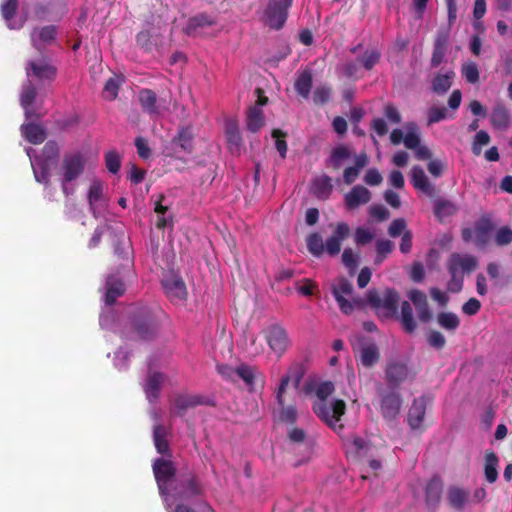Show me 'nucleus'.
Listing matches in <instances>:
<instances>
[{
	"label": "nucleus",
	"instance_id": "nucleus-60",
	"mask_svg": "<svg viewBox=\"0 0 512 512\" xmlns=\"http://www.w3.org/2000/svg\"><path fill=\"white\" fill-rule=\"evenodd\" d=\"M447 116V110L444 107H431L428 111V124L437 123L444 120Z\"/></svg>",
	"mask_w": 512,
	"mask_h": 512
},
{
	"label": "nucleus",
	"instance_id": "nucleus-49",
	"mask_svg": "<svg viewBox=\"0 0 512 512\" xmlns=\"http://www.w3.org/2000/svg\"><path fill=\"white\" fill-rule=\"evenodd\" d=\"M445 54H446V39L438 38L434 44V50H433V54L431 57V66L434 68L438 67L442 63V61L445 57Z\"/></svg>",
	"mask_w": 512,
	"mask_h": 512
},
{
	"label": "nucleus",
	"instance_id": "nucleus-22",
	"mask_svg": "<svg viewBox=\"0 0 512 512\" xmlns=\"http://www.w3.org/2000/svg\"><path fill=\"white\" fill-rule=\"evenodd\" d=\"M385 375L389 385L395 388L408 378L409 370L406 364L393 361L388 363Z\"/></svg>",
	"mask_w": 512,
	"mask_h": 512
},
{
	"label": "nucleus",
	"instance_id": "nucleus-45",
	"mask_svg": "<svg viewBox=\"0 0 512 512\" xmlns=\"http://www.w3.org/2000/svg\"><path fill=\"white\" fill-rule=\"evenodd\" d=\"M352 150L349 146L339 145L333 149L330 157V162L334 168H339L345 160L350 158Z\"/></svg>",
	"mask_w": 512,
	"mask_h": 512
},
{
	"label": "nucleus",
	"instance_id": "nucleus-12",
	"mask_svg": "<svg viewBox=\"0 0 512 512\" xmlns=\"http://www.w3.org/2000/svg\"><path fill=\"white\" fill-rule=\"evenodd\" d=\"M162 286L171 302L179 303L186 300L188 292L185 282L178 274L170 271L162 279Z\"/></svg>",
	"mask_w": 512,
	"mask_h": 512
},
{
	"label": "nucleus",
	"instance_id": "nucleus-7",
	"mask_svg": "<svg viewBox=\"0 0 512 512\" xmlns=\"http://www.w3.org/2000/svg\"><path fill=\"white\" fill-rule=\"evenodd\" d=\"M331 292L342 313L349 315L355 308L360 307V298L353 297V286L345 278H337L331 285Z\"/></svg>",
	"mask_w": 512,
	"mask_h": 512
},
{
	"label": "nucleus",
	"instance_id": "nucleus-38",
	"mask_svg": "<svg viewBox=\"0 0 512 512\" xmlns=\"http://www.w3.org/2000/svg\"><path fill=\"white\" fill-rule=\"evenodd\" d=\"M498 457L494 452H488L485 455V478L489 483H494L498 478Z\"/></svg>",
	"mask_w": 512,
	"mask_h": 512
},
{
	"label": "nucleus",
	"instance_id": "nucleus-52",
	"mask_svg": "<svg viewBox=\"0 0 512 512\" xmlns=\"http://www.w3.org/2000/svg\"><path fill=\"white\" fill-rule=\"evenodd\" d=\"M380 56L381 54L378 50L370 49L365 51L364 55L359 59V61L365 69L370 70L376 63H378Z\"/></svg>",
	"mask_w": 512,
	"mask_h": 512
},
{
	"label": "nucleus",
	"instance_id": "nucleus-28",
	"mask_svg": "<svg viewBox=\"0 0 512 512\" xmlns=\"http://www.w3.org/2000/svg\"><path fill=\"white\" fill-rule=\"evenodd\" d=\"M490 121L492 126L496 129H508L511 122V117L508 109L502 103L495 104L491 112Z\"/></svg>",
	"mask_w": 512,
	"mask_h": 512
},
{
	"label": "nucleus",
	"instance_id": "nucleus-37",
	"mask_svg": "<svg viewBox=\"0 0 512 512\" xmlns=\"http://www.w3.org/2000/svg\"><path fill=\"white\" fill-rule=\"evenodd\" d=\"M454 76L455 74L453 71L436 75L432 81V90L437 94L446 93L452 85Z\"/></svg>",
	"mask_w": 512,
	"mask_h": 512
},
{
	"label": "nucleus",
	"instance_id": "nucleus-39",
	"mask_svg": "<svg viewBox=\"0 0 512 512\" xmlns=\"http://www.w3.org/2000/svg\"><path fill=\"white\" fill-rule=\"evenodd\" d=\"M312 87V74L310 71H303L299 74L295 82V89L303 98H309Z\"/></svg>",
	"mask_w": 512,
	"mask_h": 512
},
{
	"label": "nucleus",
	"instance_id": "nucleus-42",
	"mask_svg": "<svg viewBox=\"0 0 512 512\" xmlns=\"http://www.w3.org/2000/svg\"><path fill=\"white\" fill-rule=\"evenodd\" d=\"M437 322L443 329L454 332L460 325L459 317L452 312H441L437 315Z\"/></svg>",
	"mask_w": 512,
	"mask_h": 512
},
{
	"label": "nucleus",
	"instance_id": "nucleus-20",
	"mask_svg": "<svg viewBox=\"0 0 512 512\" xmlns=\"http://www.w3.org/2000/svg\"><path fill=\"white\" fill-rule=\"evenodd\" d=\"M411 183L415 189L419 190L428 197L435 195V187L429 181L424 170L420 166H413L410 171Z\"/></svg>",
	"mask_w": 512,
	"mask_h": 512
},
{
	"label": "nucleus",
	"instance_id": "nucleus-5",
	"mask_svg": "<svg viewBox=\"0 0 512 512\" xmlns=\"http://www.w3.org/2000/svg\"><path fill=\"white\" fill-rule=\"evenodd\" d=\"M56 76L57 67L50 58L34 61V103L37 97L42 99L47 95Z\"/></svg>",
	"mask_w": 512,
	"mask_h": 512
},
{
	"label": "nucleus",
	"instance_id": "nucleus-41",
	"mask_svg": "<svg viewBox=\"0 0 512 512\" xmlns=\"http://www.w3.org/2000/svg\"><path fill=\"white\" fill-rule=\"evenodd\" d=\"M278 410L276 412L277 418L279 421L284 423L293 424L297 420V410L293 405H285V400L283 399L282 404L278 403Z\"/></svg>",
	"mask_w": 512,
	"mask_h": 512
},
{
	"label": "nucleus",
	"instance_id": "nucleus-15",
	"mask_svg": "<svg viewBox=\"0 0 512 512\" xmlns=\"http://www.w3.org/2000/svg\"><path fill=\"white\" fill-rule=\"evenodd\" d=\"M304 374H305L304 365L300 362L293 363L289 367L287 373L284 376H282L279 386L275 391L276 402L282 404L283 395L285 394L289 383L292 382L294 387L298 388Z\"/></svg>",
	"mask_w": 512,
	"mask_h": 512
},
{
	"label": "nucleus",
	"instance_id": "nucleus-27",
	"mask_svg": "<svg viewBox=\"0 0 512 512\" xmlns=\"http://www.w3.org/2000/svg\"><path fill=\"white\" fill-rule=\"evenodd\" d=\"M125 291V286L122 280L115 275H109L105 283V302L111 305L115 302L116 298L121 296Z\"/></svg>",
	"mask_w": 512,
	"mask_h": 512
},
{
	"label": "nucleus",
	"instance_id": "nucleus-56",
	"mask_svg": "<svg viewBox=\"0 0 512 512\" xmlns=\"http://www.w3.org/2000/svg\"><path fill=\"white\" fill-rule=\"evenodd\" d=\"M512 242V229L509 227H501L495 234V243L498 246H505Z\"/></svg>",
	"mask_w": 512,
	"mask_h": 512
},
{
	"label": "nucleus",
	"instance_id": "nucleus-63",
	"mask_svg": "<svg viewBox=\"0 0 512 512\" xmlns=\"http://www.w3.org/2000/svg\"><path fill=\"white\" fill-rule=\"evenodd\" d=\"M374 238V234L367 228L359 227L355 231V242L359 245L369 243Z\"/></svg>",
	"mask_w": 512,
	"mask_h": 512
},
{
	"label": "nucleus",
	"instance_id": "nucleus-8",
	"mask_svg": "<svg viewBox=\"0 0 512 512\" xmlns=\"http://www.w3.org/2000/svg\"><path fill=\"white\" fill-rule=\"evenodd\" d=\"M174 482L175 484L172 486V497L189 500L203 493L201 482L198 477L191 472L181 474Z\"/></svg>",
	"mask_w": 512,
	"mask_h": 512
},
{
	"label": "nucleus",
	"instance_id": "nucleus-18",
	"mask_svg": "<svg viewBox=\"0 0 512 512\" xmlns=\"http://www.w3.org/2000/svg\"><path fill=\"white\" fill-rule=\"evenodd\" d=\"M349 234V226L344 222L338 223L333 234L324 243L326 252L331 256L337 255L341 250V242L346 239Z\"/></svg>",
	"mask_w": 512,
	"mask_h": 512
},
{
	"label": "nucleus",
	"instance_id": "nucleus-17",
	"mask_svg": "<svg viewBox=\"0 0 512 512\" xmlns=\"http://www.w3.org/2000/svg\"><path fill=\"white\" fill-rule=\"evenodd\" d=\"M16 10L17 0H5L1 5L2 16L9 29H20L27 19Z\"/></svg>",
	"mask_w": 512,
	"mask_h": 512
},
{
	"label": "nucleus",
	"instance_id": "nucleus-59",
	"mask_svg": "<svg viewBox=\"0 0 512 512\" xmlns=\"http://www.w3.org/2000/svg\"><path fill=\"white\" fill-rule=\"evenodd\" d=\"M383 181V177L378 169L369 168L364 175V182L370 186L380 185Z\"/></svg>",
	"mask_w": 512,
	"mask_h": 512
},
{
	"label": "nucleus",
	"instance_id": "nucleus-31",
	"mask_svg": "<svg viewBox=\"0 0 512 512\" xmlns=\"http://www.w3.org/2000/svg\"><path fill=\"white\" fill-rule=\"evenodd\" d=\"M447 500L452 507L462 509L469 501V492L461 487L451 486L447 490Z\"/></svg>",
	"mask_w": 512,
	"mask_h": 512
},
{
	"label": "nucleus",
	"instance_id": "nucleus-23",
	"mask_svg": "<svg viewBox=\"0 0 512 512\" xmlns=\"http://www.w3.org/2000/svg\"><path fill=\"white\" fill-rule=\"evenodd\" d=\"M172 146L175 150V153L185 152L192 153L193 151V133L190 127H182L177 136H175L172 140Z\"/></svg>",
	"mask_w": 512,
	"mask_h": 512
},
{
	"label": "nucleus",
	"instance_id": "nucleus-2",
	"mask_svg": "<svg viewBox=\"0 0 512 512\" xmlns=\"http://www.w3.org/2000/svg\"><path fill=\"white\" fill-rule=\"evenodd\" d=\"M86 158L80 152H71L64 155L58 171V180L63 193L72 195L75 191V182L84 172Z\"/></svg>",
	"mask_w": 512,
	"mask_h": 512
},
{
	"label": "nucleus",
	"instance_id": "nucleus-53",
	"mask_svg": "<svg viewBox=\"0 0 512 512\" xmlns=\"http://www.w3.org/2000/svg\"><path fill=\"white\" fill-rule=\"evenodd\" d=\"M105 163L109 172L116 174L121 167V158L117 151L112 150L106 153Z\"/></svg>",
	"mask_w": 512,
	"mask_h": 512
},
{
	"label": "nucleus",
	"instance_id": "nucleus-19",
	"mask_svg": "<svg viewBox=\"0 0 512 512\" xmlns=\"http://www.w3.org/2000/svg\"><path fill=\"white\" fill-rule=\"evenodd\" d=\"M382 400H381V413L385 419H395L399 414L402 400L398 392L391 391L386 395H383L379 391Z\"/></svg>",
	"mask_w": 512,
	"mask_h": 512
},
{
	"label": "nucleus",
	"instance_id": "nucleus-48",
	"mask_svg": "<svg viewBox=\"0 0 512 512\" xmlns=\"http://www.w3.org/2000/svg\"><path fill=\"white\" fill-rule=\"evenodd\" d=\"M121 83L122 79L119 76L109 78L103 89V97L109 101L114 100L117 97Z\"/></svg>",
	"mask_w": 512,
	"mask_h": 512
},
{
	"label": "nucleus",
	"instance_id": "nucleus-10",
	"mask_svg": "<svg viewBox=\"0 0 512 512\" xmlns=\"http://www.w3.org/2000/svg\"><path fill=\"white\" fill-rule=\"evenodd\" d=\"M265 338L269 348L277 358H281L291 345L288 332L278 324L271 325L267 329Z\"/></svg>",
	"mask_w": 512,
	"mask_h": 512
},
{
	"label": "nucleus",
	"instance_id": "nucleus-3",
	"mask_svg": "<svg viewBox=\"0 0 512 512\" xmlns=\"http://www.w3.org/2000/svg\"><path fill=\"white\" fill-rule=\"evenodd\" d=\"M478 266L476 257L470 254L452 253L447 261V269L451 276L448 289L459 292L463 286V275L474 271Z\"/></svg>",
	"mask_w": 512,
	"mask_h": 512
},
{
	"label": "nucleus",
	"instance_id": "nucleus-62",
	"mask_svg": "<svg viewBox=\"0 0 512 512\" xmlns=\"http://www.w3.org/2000/svg\"><path fill=\"white\" fill-rule=\"evenodd\" d=\"M405 231H407L406 230V221L402 218L393 220L388 229V233L391 237H397L400 234L403 235V233Z\"/></svg>",
	"mask_w": 512,
	"mask_h": 512
},
{
	"label": "nucleus",
	"instance_id": "nucleus-29",
	"mask_svg": "<svg viewBox=\"0 0 512 512\" xmlns=\"http://www.w3.org/2000/svg\"><path fill=\"white\" fill-rule=\"evenodd\" d=\"M133 327L137 336L143 340L150 339L156 333V325L147 311L142 320H134Z\"/></svg>",
	"mask_w": 512,
	"mask_h": 512
},
{
	"label": "nucleus",
	"instance_id": "nucleus-46",
	"mask_svg": "<svg viewBox=\"0 0 512 512\" xmlns=\"http://www.w3.org/2000/svg\"><path fill=\"white\" fill-rule=\"evenodd\" d=\"M401 322L404 329L409 333H412L417 327L416 321L413 318L411 305L406 301L403 302L401 306Z\"/></svg>",
	"mask_w": 512,
	"mask_h": 512
},
{
	"label": "nucleus",
	"instance_id": "nucleus-30",
	"mask_svg": "<svg viewBox=\"0 0 512 512\" xmlns=\"http://www.w3.org/2000/svg\"><path fill=\"white\" fill-rule=\"evenodd\" d=\"M380 353L375 343H363L360 348V362L364 367H371L379 361Z\"/></svg>",
	"mask_w": 512,
	"mask_h": 512
},
{
	"label": "nucleus",
	"instance_id": "nucleus-44",
	"mask_svg": "<svg viewBox=\"0 0 512 512\" xmlns=\"http://www.w3.org/2000/svg\"><path fill=\"white\" fill-rule=\"evenodd\" d=\"M406 130L407 132L403 138V144L407 149L414 150L421 143L418 127L414 123H409L406 125Z\"/></svg>",
	"mask_w": 512,
	"mask_h": 512
},
{
	"label": "nucleus",
	"instance_id": "nucleus-54",
	"mask_svg": "<svg viewBox=\"0 0 512 512\" xmlns=\"http://www.w3.org/2000/svg\"><path fill=\"white\" fill-rule=\"evenodd\" d=\"M490 142V136L489 134L484 131H478L474 137L473 143H472V151L475 155H480L482 151V146H485L489 144Z\"/></svg>",
	"mask_w": 512,
	"mask_h": 512
},
{
	"label": "nucleus",
	"instance_id": "nucleus-14",
	"mask_svg": "<svg viewBox=\"0 0 512 512\" xmlns=\"http://www.w3.org/2000/svg\"><path fill=\"white\" fill-rule=\"evenodd\" d=\"M292 0H270L265 11L266 24L273 29H280L287 19V10Z\"/></svg>",
	"mask_w": 512,
	"mask_h": 512
},
{
	"label": "nucleus",
	"instance_id": "nucleus-6",
	"mask_svg": "<svg viewBox=\"0 0 512 512\" xmlns=\"http://www.w3.org/2000/svg\"><path fill=\"white\" fill-rule=\"evenodd\" d=\"M367 301L379 317L391 318L397 312L399 295L393 289L387 288L381 293L372 289L367 292Z\"/></svg>",
	"mask_w": 512,
	"mask_h": 512
},
{
	"label": "nucleus",
	"instance_id": "nucleus-58",
	"mask_svg": "<svg viewBox=\"0 0 512 512\" xmlns=\"http://www.w3.org/2000/svg\"><path fill=\"white\" fill-rule=\"evenodd\" d=\"M285 136L286 134L279 129H275L272 131V137L276 139V149L282 158H285L287 153V143L285 140L281 139L284 138Z\"/></svg>",
	"mask_w": 512,
	"mask_h": 512
},
{
	"label": "nucleus",
	"instance_id": "nucleus-61",
	"mask_svg": "<svg viewBox=\"0 0 512 512\" xmlns=\"http://www.w3.org/2000/svg\"><path fill=\"white\" fill-rule=\"evenodd\" d=\"M331 90L327 86L317 87L313 93V101L315 104H324L330 98Z\"/></svg>",
	"mask_w": 512,
	"mask_h": 512
},
{
	"label": "nucleus",
	"instance_id": "nucleus-64",
	"mask_svg": "<svg viewBox=\"0 0 512 512\" xmlns=\"http://www.w3.org/2000/svg\"><path fill=\"white\" fill-rule=\"evenodd\" d=\"M135 146H136L138 155L142 159H148L151 156V149H150L148 142L145 138L137 137L135 139Z\"/></svg>",
	"mask_w": 512,
	"mask_h": 512
},
{
	"label": "nucleus",
	"instance_id": "nucleus-50",
	"mask_svg": "<svg viewBox=\"0 0 512 512\" xmlns=\"http://www.w3.org/2000/svg\"><path fill=\"white\" fill-rule=\"evenodd\" d=\"M226 136L231 148L238 149L241 144V135L237 124L229 122L226 125Z\"/></svg>",
	"mask_w": 512,
	"mask_h": 512
},
{
	"label": "nucleus",
	"instance_id": "nucleus-24",
	"mask_svg": "<svg viewBox=\"0 0 512 512\" xmlns=\"http://www.w3.org/2000/svg\"><path fill=\"white\" fill-rule=\"evenodd\" d=\"M165 380V375L159 372L149 373L147 379L143 384L146 397L150 402H154L160 392V387Z\"/></svg>",
	"mask_w": 512,
	"mask_h": 512
},
{
	"label": "nucleus",
	"instance_id": "nucleus-51",
	"mask_svg": "<svg viewBox=\"0 0 512 512\" xmlns=\"http://www.w3.org/2000/svg\"><path fill=\"white\" fill-rule=\"evenodd\" d=\"M235 373L238 377H240L248 386L254 385L255 375H256V369L242 364L235 368Z\"/></svg>",
	"mask_w": 512,
	"mask_h": 512
},
{
	"label": "nucleus",
	"instance_id": "nucleus-26",
	"mask_svg": "<svg viewBox=\"0 0 512 512\" xmlns=\"http://www.w3.org/2000/svg\"><path fill=\"white\" fill-rule=\"evenodd\" d=\"M426 404L424 397H419L413 401L408 412V423L412 429H417L421 426L426 412Z\"/></svg>",
	"mask_w": 512,
	"mask_h": 512
},
{
	"label": "nucleus",
	"instance_id": "nucleus-16",
	"mask_svg": "<svg viewBox=\"0 0 512 512\" xmlns=\"http://www.w3.org/2000/svg\"><path fill=\"white\" fill-rule=\"evenodd\" d=\"M88 202L90 210L95 218L102 216L107 207V200L103 195V184L94 181L88 191Z\"/></svg>",
	"mask_w": 512,
	"mask_h": 512
},
{
	"label": "nucleus",
	"instance_id": "nucleus-11",
	"mask_svg": "<svg viewBox=\"0 0 512 512\" xmlns=\"http://www.w3.org/2000/svg\"><path fill=\"white\" fill-rule=\"evenodd\" d=\"M153 471L161 495L165 496L166 504L171 505V497L167 494L166 490L169 482H171L172 486L175 484V479L172 480L175 475V468L172 462L165 459H157L153 464Z\"/></svg>",
	"mask_w": 512,
	"mask_h": 512
},
{
	"label": "nucleus",
	"instance_id": "nucleus-34",
	"mask_svg": "<svg viewBox=\"0 0 512 512\" xmlns=\"http://www.w3.org/2000/svg\"><path fill=\"white\" fill-rule=\"evenodd\" d=\"M168 430L161 424H156L153 429V440L155 447L160 454L169 452V444L167 441Z\"/></svg>",
	"mask_w": 512,
	"mask_h": 512
},
{
	"label": "nucleus",
	"instance_id": "nucleus-43",
	"mask_svg": "<svg viewBox=\"0 0 512 512\" xmlns=\"http://www.w3.org/2000/svg\"><path fill=\"white\" fill-rule=\"evenodd\" d=\"M442 482L439 478H432L426 486V501L428 504H436L441 497Z\"/></svg>",
	"mask_w": 512,
	"mask_h": 512
},
{
	"label": "nucleus",
	"instance_id": "nucleus-47",
	"mask_svg": "<svg viewBox=\"0 0 512 512\" xmlns=\"http://www.w3.org/2000/svg\"><path fill=\"white\" fill-rule=\"evenodd\" d=\"M307 249L315 257H319L325 250V244L318 233H312L307 237Z\"/></svg>",
	"mask_w": 512,
	"mask_h": 512
},
{
	"label": "nucleus",
	"instance_id": "nucleus-57",
	"mask_svg": "<svg viewBox=\"0 0 512 512\" xmlns=\"http://www.w3.org/2000/svg\"><path fill=\"white\" fill-rule=\"evenodd\" d=\"M462 74L469 83H476L479 80V71L475 63H467L462 68Z\"/></svg>",
	"mask_w": 512,
	"mask_h": 512
},
{
	"label": "nucleus",
	"instance_id": "nucleus-33",
	"mask_svg": "<svg viewBox=\"0 0 512 512\" xmlns=\"http://www.w3.org/2000/svg\"><path fill=\"white\" fill-rule=\"evenodd\" d=\"M312 192L319 199H327L332 192L331 178L327 175L316 177L312 183Z\"/></svg>",
	"mask_w": 512,
	"mask_h": 512
},
{
	"label": "nucleus",
	"instance_id": "nucleus-4",
	"mask_svg": "<svg viewBox=\"0 0 512 512\" xmlns=\"http://www.w3.org/2000/svg\"><path fill=\"white\" fill-rule=\"evenodd\" d=\"M60 155V146L56 141H48L35 156L34 177L40 183H48L55 170Z\"/></svg>",
	"mask_w": 512,
	"mask_h": 512
},
{
	"label": "nucleus",
	"instance_id": "nucleus-40",
	"mask_svg": "<svg viewBox=\"0 0 512 512\" xmlns=\"http://www.w3.org/2000/svg\"><path fill=\"white\" fill-rule=\"evenodd\" d=\"M202 404V399L197 395H180L174 401V407L179 413L185 412L188 408Z\"/></svg>",
	"mask_w": 512,
	"mask_h": 512
},
{
	"label": "nucleus",
	"instance_id": "nucleus-25",
	"mask_svg": "<svg viewBox=\"0 0 512 512\" xmlns=\"http://www.w3.org/2000/svg\"><path fill=\"white\" fill-rule=\"evenodd\" d=\"M408 296L417 310L419 319L422 322L429 321L431 319V313L426 295L420 290L413 289L409 292Z\"/></svg>",
	"mask_w": 512,
	"mask_h": 512
},
{
	"label": "nucleus",
	"instance_id": "nucleus-21",
	"mask_svg": "<svg viewBox=\"0 0 512 512\" xmlns=\"http://www.w3.org/2000/svg\"><path fill=\"white\" fill-rule=\"evenodd\" d=\"M370 200L371 192L362 185L354 186L344 195V202L349 210H353L361 205L367 204Z\"/></svg>",
	"mask_w": 512,
	"mask_h": 512
},
{
	"label": "nucleus",
	"instance_id": "nucleus-9",
	"mask_svg": "<svg viewBox=\"0 0 512 512\" xmlns=\"http://www.w3.org/2000/svg\"><path fill=\"white\" fill-rule=\"evenodd\" d=\"M25 70L27 74V82L23 85L20 94V103L24 109L26 121L21 126V134L24 139L30 144L32 143V121L30 120L32 113V88L30 86V72L32 70V61L28 60L25 64Z\"/></svg>",
	"mask_w": 512,
	"mask_h": 512
},
{
	"label": "nucleus",
	"instance_id": "nucleus-55",
	"mask_svg": "<svg viewBox=\"0 0 512 512\" xmlns=\"http://www.w3.org/2000/svg\"><path fill=\"white\" fill-rule=\"evenodd\" d=\"M435 214L438 217L448 216L455 212V206L446 200H437L434 206Z\"/></svg>",
	"mask_w": 512,
	"mask_h": 512
},
{
	"label": "nucleus",
	"instance_id": "nucleus-36",
	"mask_svg": "<svg viewBox=\"0 0 512 512\" xmlns=\"http://www.w3.org/2000/svg\"><path fill=\"white\" fill-rule=\"evenodd\" d=\"M139 102L144 111L151 115L158 114V109L156 106L157 97L156 94L149 89H144L139 92Z\"/></svg>",
	"mask_w": 512,
	"mask_h": 512
},
{
	"label": "nucleus",
	"instance_id": "nucleus-35",
	"mask_svg": "<svg viewBox=\"0 0 512 512\" xmlns=\"http://www.w3.org/2000/svg\"><path fill=\"white\" fill-rule=\"evenodd\" d=\"M215 21L206 14H199L189 19L187 25L184 28V32L187 35H193L199 28L212 26Z\"/></svg>",
	"mask_w": 512,
	"mask_h": 512
},
{
	"label": "nucleus",
	"instance_id": "nucleus-32",
	"mask_svg": "<svg viewBox=\"0 0 512 512\" xmlns=\"http://www.w3.org/2000/svg\"><path fill=\"white\" fill-rule=\"evenodd\" d=\"M494 225L491 222V220L487 217H483L480 219V221L476 224L474 229V235H475V243L478 246L485 245L489 240V235L491 231L493 230Z\"/></svg>",
	"mask_w": 512,
	"mask_h": 512
},
{
	"label": "nucleus",
	"instance_id": "nucleus-13",
	"mask_svg": "<svg viewBox=\"0 0 512 512\" xmlns=\"http://www.w3.org/2000/svg\"><path fill=\"white\" fill-rule=\"evenodd\" d=\"M256 94L258 97L255 105L250 106L246 113V127L252 132H258L265 125V116L263 113V106H265L268 102V98L263 95V91L258 88L256 89Z\"/></svg>",
	"mask_w": 512,
	"mask_h": 512
},
{
	"label": "nucleus",
	"instance_id": "nucleus-1",
	"mask_svg": "<svg viewBox=\"0 0 512 512\" xmlns=\"http://www.w3.org/2000/svg\"><path fill=\"white\" fill-rule=\"evenodd\" d=\"M334 391L332 382H323L316 387L315 393L318 400L313 405L315 414L335 431L341 430L343 426L339 424L341 417L346 410V404L343 400L333 399L326 401Z\"/></svg>",
	"mask_w": 512,
	"mask_h": 512
}]
</instances>
